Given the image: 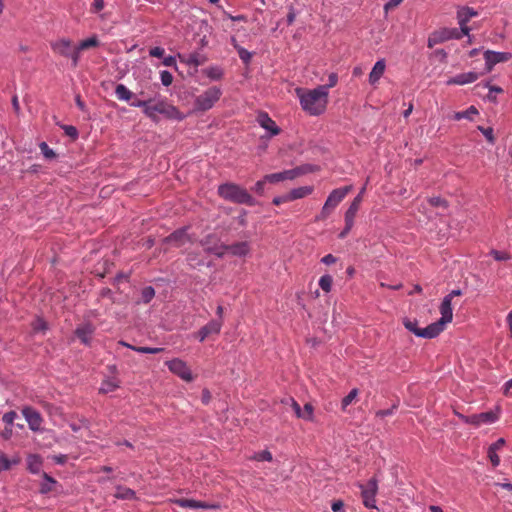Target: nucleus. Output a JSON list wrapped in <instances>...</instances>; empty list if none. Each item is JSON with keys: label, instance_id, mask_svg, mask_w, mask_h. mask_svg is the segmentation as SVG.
<instances>
[{"label": "nucleus", "instance_id": "23", "mask_svg": "<svg viewBox=\"0 0 512 512\" xmlns=\"http://www.w3.org/2000/svg\"><path fill=\"white\" fill-rule=\"evenodd\" d=\"M386 69V63L384 59L378 60L373 66L370 74H369V83L371 85H375L378 83L380 78L383 76Z\"/></svg>", "mask_w": 512, "mask_h": 512}, {"label": "nucleus", "instance_id": "9", "mask_svg": "<svg viewBox=\"0 0 512 512\" xmlns=\"http://www.w3.org/2000/svg\"><path fill=\"white\" fill-rule=\"evenodd\" d=\"M363 504L367 508H375V496L378 491V482L375 478H371L366 485L359 484Z\"/></svg>", "mask_w": 512, "mask_h": 512}, {"label": "nucleus", "instance_id": "29", "mask_svg": "<svg viewBox=\"0 0 512 512\" xmlns=\"http://www.w3.org/2000/svg\"><path fill=\"white\" fill-rule=\"evenodd\" d=\"M359 208H360V205H359V200L358 199H353V201L351 202L349 208L347 209V211L345 212V222H348V224L350 223H353L354 224V219L357 215V212L359 211Z\"/></svg>", "mask_w": 512, "mask_h": 512}, {"label": "nucleus", "instance_id": "60", "mask_svg": "<svg viewBox=\"0 0 512 512\" xmlns=\"http://www.w3.org/2000/svg\"><path fill=\"white\" fill-rule=\"evenodd\" d=\"M289 201H290V199H288V193H287L285 195L275 197L273 199V204L278 206V205H280L282 203H286V202H289Z\"/></svg>", "mask_w": 512, "mask_h": 512}, {"label": "nucleus", "instance_id": "14", "mask_svg": "<svg viewBox=\"0 0 512 512\" xmlns=\"http://www.w3.org/2000/svg\"><path fill=\"white\" fill-rule=\"evenodd\" d=\"M95 326L91 322H85L77 326L75 335L84 345H90L92 336L95 332Z\"/></svg>", "mask_w": 512, "mask_h": 512}, {"label": "nucleus", "instance_id": "57", "mask_svg": "<svg viewBox=\"0 0 512 512\" xmlns=\"http://www.w3.org/2000/svg\"><path fill=\"white\" fill-rule=\"evenodd\" d=\"M165 50L162 47H153L150 49L149 54L152 57L161 58L163 57Z\"/></svg>", "mask_w": 512, "mask_h": 512}, {"label": "nucleus", "instance_id": "63", "mask_svg": "<svg viewBox=\"0 0 512 512\" xmlns=\"http://www.w3.org/2000/svg\"><path fill=\"white\" fill-rule=\"evenodd\" d=\"M336 260V257L333 256L332 254H327L321 259V261L326 265L334 264Z\"/></svg>", "mask_w": 512, "mask_h": 512}, {"label": "nucleus", "instance_id": "36", "mask_svg": "<svg viewBox=\"0 0 512 512\" xmlns=\"http://www.w3.org/2000/svg\"><path fill=\"white\" fill-rule=\"evenodd\" d=\"M358 389L357 388H354L352 389L348 395H346L343 399H342V402H341V408L342 410H346V408L356 399V397L358 396Z\"/></svg>", "mask_w": 512, "mask_h": 512}, {"label": "nucleus", "instance_id": "18", "mask_svg": "<svg viewBox=\"0 0 512 512\" xmlns=\"http://www.w3.org/2000/svg\"><path fill=\"white\" fill-rule=\"evenodd\" d=\"M498 419L497 414L492 411L483 412L480 414H473L471 416H467L465 421L469 424L480 426L481 424H491L494 423Z\"/></svg>", "mask_w": 512, "mask_h": 512}, {"label": "nucleus", "instance_id": "8", "mask_svg": "<svg viewBox=\"0 0 512 512\" xmlns=\"http://www.w3.org/2000/svg\"><path fill=\"white\" fill-rule=\"evenodd\" d=\"M441 318L432 323L433 327L436 326V332L439 335L445 328V325L450 323L453 319L452 301L449 298H443L442 303L439 307Z\"/></svg>", "mask_w": 512, "mask_h": 512}, {"label": "nucleus", "instance_id": "50", "mask_svg": "<svg viewBox=\"0 0 512 512\" xmlns=\"http://www.w3.org/2000/svg\"><path fill=\"white\" fill-rule=\"evenodd\" d=\"M429 203L431 206H434V207H447V201L442 199L441 197H431L429 198Z\"/></svg>", "mask_w": 512, "mask_h": 512}, {"label": "nucleus", "instance_id": "35", "mask_svg": "<svg viewBox=\"0 0 512 512\" xmlns=\"http://www.w3.org/2000/svg\"><path fill=\"white\" fill-rule=\"evenodd\" d=\"M19 463V459L10 460L4 453L0 452V472L9 470L12 465Z\"/></svg>", "mask_w": 512, "mask_h": 512}, {"label": "nucleus", "instance_id": "15", "mask_svg": "<svg viewBox=\"0 0 512 512\" xmlns=\"http://www.w3.org/2000/svg\"><path fill=\"white\" fill-rule=\"evenodd\" d=\"M478 13L470 8V7H462L457 11V20L460 25V29L463 31L465 35H469L470 28L467 26V23L471 18L477 16Z\"/></svg>", "mask_w": 512, "mask_h": 512}, {"label": "nucleus", "instance_id": "25", "mask_svg": "<svg viewBox=\"0 0 512 512\" xmlns=\"http://www.w3.org/2000/svg\"><path fill=\"white\" fill-rule=\"evenodd\" d=\"M228 249V252L231 253L233 256H246L250 252V245L249 242L243 241V242H237L231 245H228L226 247Z\"/></svg>", "mask_w": 512, "mask_h": 512}, {"label": "nucleus", "instance_id": "58", "mask_svg": "<svg viewBox=\"0 0 512 512\" xmlns=\"http://www.w3.org/2000/svg\"><path fill=\"white\" fill-rule=\"evenodd\" d=\"M353 223H350L348 224V222H345V227L344 229L339 233V238L340 239H344L346 238V236L349 234V232L351 231L352 227H353Z\"/></svg>", "mask_w": 512, "mask_h": 512}, {"label": "nucleus", "instance_id": "10", "mask_svg": "<svg viewBox=\"0 0 512 512\" xmlns=\"http://www.w3.org/2000/svg\"><path fill=\"white\" fill-rule=\"evenodd\" d=\"M417 324L418 323L416 320H411L409 318L403 319V325L405 326V328L418 337L432 339L438 336L436 332V326L433 327V325L430 324L425 328H419Z\"/></svg>", "mask_w": 512, "mask_h": 512}, {"label": "nucleus", "instance_id": "16", "mask_svg": "<svg viewBox=\"0 0 512 512\" xmlns=\"http://www.w3.org/2000/svg\"><path fill=\"white\" fill-rule=\"evenodd\" d=\"M222 328V320H211L205 326H203L196 334V337L200 342H203L209 336L215 334L218 335Z\"/></svg>", "mask_w": 512, "mask_h": 512}, {"label": "nucleus", "instance_id": "44", "mask_svg": "<svg viewBox=\"0 0 512 512\" xmlns=\"http://www.w3.org/2000/svg\"><path fill=\"white\" fill-rule=\"evenodd\" d=\"M313 411H314L313 406L310 403H306L304 405V408L302 409L300 418L307 420V421H312L313 420Z\"/></svg>", "mask_w": 512, "mask_h": 512}, {"label": "nucleus", "instance_id": "26", "mask_svg": "<svg viewBox=\"0 0 512 512\" xmlns=\"http://www.w3.org/2000/svg\"><path fill=\"white\" fill-rule=\"evenodd\" d=\"M179 58H180L181 62H183L189 66H194V67L203 65L206 61V57L199 53H191L185 57L179 56Z\"/></svg>", "mask_w": 512, "mask_h": 512}, {"label": "nucleus", "instance_id": "49", "mask_svg": "<svg viewBox=\"0 0 512 512\" xmlns=\"http://www.w3.org/2000/svg\"><path fill=\"white\" fill-rule=\"evenodd\" d=\"M328 84L320 85L319 87H326V92H329V89L336 86L338 82V76L336 73H331L328 77Z\"/></svg>", "mask_w": 512, "mask_h": 512}, {"label": "nucleus", "instance_id": "38", "mask_svg": "<svg viewBox=\"0 0 512 512\" xmlns=\"http://www.w3.org/2000/svg\"><path fill=\"white\" fill-rule=\"evenodd\" d=\"M478 114V111L477 109L474 107V106H470L467 110L465 111H461V112H457L455 114V119L456 120H461V119H469V120H472V116L473 115H476Z\"/></svg>", "mask_w": 512, "mask_h": 512}, {"label": "nucleus", "instance_id": "30", "mask_svg": "<svg viewBox=\"0 0 512 512\" xmlns=\"http://www.w3.org/2000/svg\"><path fill=\"white\" fill-rule=\"evenodd\" d=\"M120 345L122 346H125V347H128L138 353H143V354H157V353H160L162 352L164 349L163 348H152V347H142V346H132L124 341H120L119 342Z\"/></svg>", "mask_w": 512, "mask_h": 512}, {"label": "nucleus", "instance_id": "59", "mask_svg": "<svg viewBox=\"0 0 512 512\" xmlns=\"http://www.w3.org/2000/svg\"><path fill=\"white\" fill-rule=\"evenodd\" d=\"M403 0H389L385 5L384 9L385 11L391 10L395 7H397Z\"/></svg>", "mask_w": 512, "mask_h": 512}, {"label": "nucleus", "instance_id": "7", "mask_svg": "<svg viewBox=\"0 0 512 512\" xmlns=\"http://www.w3.org/2000/svg\"><path fill=\"white\" fill-rule=\"evenodd\" d=\"M465 34L460 29L457 28H443L439 31H436L429 37L428 46L433 47V45L448 41L450 39H461Z\"/></svg>", "mask_w": 512, "mask_h": 512}, {"label": "nucleus", "instance_id": "56", "mask_svg": "<svg viewBox=\"0 0 512 512\" xmlns=\"http://www.w3.org/2000/svg\"><path fill=\"white\" fill-rule=\"evenodd\" d=\"M265 182H268L265 180V178L263 180L257 181L252 190L257 194L262 195L264 192Z\"/></svg>", "mask_w": 512, "mask_h": 512}, {"label": "nucleus", "instance_id": "2", "mask_svg": "<svg viewBox=\"0 0 512 512\" xmlns=\"http://www.w3.org/2000/svg\"><path fill=\"white\" fill-rule=\"evenodd\" d=\"M144 114L156 123L159 121L157 114H162L165 118L175 121H182L186 117L184 113L166 99H159L151 103L150 107L144 109Z\"/></svg>", "mask_w": 512, "mask_h": 512}, {"label": "nucleus", "instance_id": "28", "mask_svg": "<svg viewBox=\"0 0 512 512\" xmlns=\"http://www.w3.org/2000/svg\"><path fill=\"white\" fill-rule=\"evenodd\" d=\"M312 192H313V187H311V186L298 187V188L291 190L288 193V199H290V201H293L296 199H301L305 196L310 195Z\"/></svg>", "mask_w": 512, "mask_h": 512}, {"label": "nucleus", "instance_id": "21", "mask_svg": "<svg viewBox=\"0 0 512 512\" xmlns=\"http://www.w3.org/2000/svg\"><path fill=\"white\" fill-rule=\"evenodd\" d=\"M257 121L261 127L270 131L272 135H278L280 133V129L277 127L275 121L272 120L267 113H259Z\"/></svg>", "mask_w": 512, "mask_h": 512}, {"label": "nucleus", "instance_id": "17", "mask_svg": "<svg viewBox=\"0 0 512 512\" xmlns=\"http://www.w3.org/2000/svg\"><path fill=\"white\" fill-rule=\"evenodd\" d=\"M163 242L165 244L172 245L174 247H182L186 243L190 242V237L186 232L185 228L178 229L174 231L172 234L167 236Z\"/></svg>", "mask_w": 512, "mask_h": 512}, {"label": "nucleus", "instance_id": "34", "mask_svg": "<svg viewBox=\"0 0 512 512\" xmlns=\"http://www.w3.org/2000/svg\"><path fill=\"white\" fill-rule=\"evenodd\" d=\"M203 73L211 80H219L223 76V70L218 66H211L203 70Z\"/></svg>", "mask_w": 512, "mask_h": 512}, {"label": "nucleus", "instance_id": "55", "mask_svg": "<svg viewBox=\"0 0 512 512\" xmlns=\"http://www.w3.org/2000/svg\"><path fill=\"white\" fill-rule=\"evenodd\" d=\"M479 129L482 131L483 135L486 137V139L490 142V143H494V135H493V129L488 127V128H482V127H479Z\"/></svg>", "mask_w": 512, "mask_h": 512}, {"label": "nucleus", "instance_id": "20", "mask_svg": "<svg viewBox=\"0 0 512 512\" xmlns=\"http://www.w3.org/2000/svg\"><path fill=\"white\" fill-rule=\"evenodd\" d=\"M215 239L213 235H208L204 239L201 240V245L205 248L208 253H211L219 258L223 257L228 249L226 248L228 245L225 244H215V246H210V240Z\"/></svg>", "mask_w": 512, "mask_h": 512}, {"label": "nucleus", "instance_id": "27", "mask_svg": "<svg viewBox=\"0 0 512 512\" xmlns=\"http://www.w3.org/2000/svg\"><path fill=\"white\" fill-rule=\"evenodd\" d=\"M99 44H100L99 39L95 35L90 38L80 41L78 44H76V50H77L78 56L80 57V53L82 51L98 47Z\"/></svg>", "mask_w": 512, "mask_h": 512}, {"label": "nucleus", "instance_id": "46", "mask_svg": "<svg viewBox=\"0 0 512 512\" xmlns=\"http://www.w3.org/2000/svg\"><path fill=\"white\" fill-rule=\"evenodd\" d=\"M160 79L164 86H170L173 82V76L169 71H162L160 73Z\"/></svg>", "mask_w": 512, "mask_h": 512}, {"label": "nucleus", "instance_id": "4", "mask_svg": "<svg viewBox=\"0 0 512 512\" xmlns=\"http://www.w3.org/2000/svg\"><path fill=\"white\" fill-rule=\"evenodd\" d=\"M50 47L54 54L71 60L72 67H77L79 56L77 54L76 45L69 38H58L50 42Z\"/></svg>", "mask_w": 512, "mask_h": 512}, {"label": "nucleus", "instance_id": "32", "mask_svg": "<svg viewBox=\"0 0 512 512\" xmlns=\"http://www.w3.org/2000/svg\"><path fill=\"white\" fill-rule=\"evenodd\" d=\"M114 496L118 499L131 500L135 498V492L130 488L118 486Z\"/></svg>", "mask_w": 512, "mask_h": 512}, {"label": "nucleus", "instance_id": "19", "mask_svg": "<svg viewBox=\"0 0 512 512\" xmlns=\"http://www.w3.org/2000/svg\"><path fill=\"white\" fill-rule=\"evenodd\" d=\"M302 173L300 168H295L291 170H286L283 172L268 174L265 176V180H267L270 183H277L284 180H292L299 176Z\"/></svg>", "mask_w": 512, "mask_h": 512}, {"label": "nucleus", "instance_id": "40", "mask_svg": "<svg viewBox=\"0 0 512 512\" xmlns=\"http://www.w3.org/2000/svg\"><path fill=\"white\" fill-rule=\"evenodd\" d=\"M332 283H333V278H332V276H330L328 274L323 275L319 279V286L325 292H330L331 291Z\"/></svg>", "mask_w": 512, "mask_h": 512}, {"label": "nucleus", "instance_id": "13", "mask_svg": "<svg viewBox=\"0 0 512 512\" xmlns=\"http://www.w3.org/2000/svg\"><path fill=\"white\" fill-rule=\"evenodd\" d=\"M511 58H512V54L508 53V52H495V51L487 50L484 53V59H485L487 71H491L492 68L497 63L506 62Z\"/></svg>", "mask_w": 512, "mask_h": 512}, {"label": "nucleus", "instance_id": "42", "mask_svg": "<svg viewBox=\"0 0 512 512\" xmlns=\"http://www.w3.org/2000/svg\"><path fill=\"white\" fill-rule=\"evenodd\" d=\"M31 326L34 332H45L48 328L47 322L39 317L32 322Z\"/></svg>", "mask_w": 512, "mask_h": 512}, {"label": "nucleus", "instance_id": "6", "mask_svg": "<svg viewBox=\"0 0 512 512\" xmlns=\"http://www.w3.org/2000/svg\"><path fill=\"white\" fill-rule=\"evenodd\" d=\"M222 91L220 88L213 86L208 88L195 99V108L199 111H207L220 99Z\"/></svg>", "mask_w": 512, "mask_h": 512}, {"label": "nucleus", "instance_id": "47", "mask_svg": "<svg viewBox=\"0 0 512 512\" xmlns=\"http://www.w3.org/2000/svg\"><path fill=\"white\" fill-rule=\"evenodd\" d=\"M257 461H272V454L268 450L261 451L253 457Z\"/></svg>", "mask_w": 512, "mask_h": 512}, {"label": "nucleus", "instance_id": "5", "mask_svg": "<svg viewBox=\"0 0 512 512\" xmlns=\"http://www.w3.org/2000/svg\"><path fill=\"white\" fill-rule=\"evenodd\" d=\"M351 189L352 186H345L334 189L326 199L320 214L316 216V221L325 220L332 213V211L339 205V203L346 197V195L351 191Z\"/></svg>", "mask_w": 512, "mask_h": 512}, {"label": "nucleus", "instance_id": "22", "mask_svg": "<svg viewBox=\"0 0 512 512\" xmlns=\"http://www.w3.org/2000/svg\"><path fill=\"white\" fill-rule=\"evenodd\" d=\"M479 75L476 72H468L458 74L453 78H450L447 81L448 85H464L468 83L475 82L478 79Z\"/></svg>", "mask_w": 512, "mask_h": 512}, {"label": "nucleus", "instance_id": "33", "mask_svg": "<svg viewBox=\"0 0 512 512\" xmlns=\"http://www.w3.org/2000/svg\"><path fill=\"white\" fill-rule=\"evenodd\" d=\"M119 387V381L115 378L112 379H106L102 382L100 387L101 393H109L113 392Z\"/></svg>", "mask_w": 512, "mask_h": 512}, {"label": "nucleus", "instance_id": "51", "mask_svg": "<svg viewBox=\"0 0 512 512\" xmlns=\"http://www.w3.org/2000/svg\"><path fill=\"white\" fill-rule=\"evenodd\" d=\"M488 457L493 465V467H497L500 463V458L497 455V451L493 449H488Z\"/></svg>", "mask_w": 512, "mask_h": 512}, {"label": "nucleus", "instance_id": "62", "mask_svg": "<svg viewBox=\"0 0 512 512\" xmlns=\"http://www.w3.org/2000/svg\"><path fill=\"white\" fill-rule=\"evenodd\" d=\"M104 8V1L103 0H94L92 4V10L93 12H99Z\"/></svg>", "mask_w": 512, "mask_h": 512}, {"label": "nucleus", "instance_id": "37", "mask_svg": "<svg viewBox=\"0 0 512 512\" xmlns=\"http://www.w3.org/2000/svg\"><path fill=\"white\" fill-rule=\"evenodd\" d=\"M154 296H155L154 288L151 286H147V287L143 288V290L141 291L140 301L145 304H148L154 298Z\"/></svg>", "mask_w": 512, "mask_h": 512}, {"label": "nucleus", "instance_id": "54", "mask_svg": "<svg viewBox=\"0 0 512 512\" xmlns=\"http://www.w3.org/2000/svg\"><path fill=\"white\" fill-rule=\"evenodd\" d=\"M187 262L189 263L190 266L192 267H195L197 265H201L203 264V261L202 260H198L197 259V255L194 254V253H189L187 255Z\"/></svg>", "mask_w": 512, "mask_h": 512}, {"label": "nucleus", "instance_id": "45", "mask_svg": "<svg viewBox=\"0 0 512 512\" xmlns=\"http://www.w3.org/2000/svg\"><path fill=\"white\" fill-rule=\"evenodd\" d=\"M39 147L45 158L53 159L56 157L55 152L47 145L46 142L40 143Z\"/></svg>", "mask_w": 512, "mask_h": 512}, {"label": "nucleus", "instance_id": "1", "mask_svg": "<svg viewBox=\"0 0 512 512\" xmlns=\"http://www.w3.org/2000/svg\"><path fill=\"white\" fill-rule=\"evenodd\" d=\"M295 94L299 99L302 110L307 114L319 116L325 112L329 97L326 87L318 86L314 89L297 87Z\"/></svg>", "mask_w": 512, "mask_h": 512}, {"label": "nucleus", "instance_id": "43", "mask_svg": "<svg viewBox=\"0 0 512 512\" xmlns=\"http://www.w3.org/2000/svg\"><path fill=\"white\" fill-rule=\"evenodd\" d=\"M41 462L36 455H32L28 459V467L30 472L32 473H38L40 470Z\"/></svg>", "mask_w": 512, "mask_h": 512}, {"label": "nucleus", "instance_id": "64", "mask_svg": "<svg viewBox=\"0 0 512 512\" xmlns=\"http://www.w3.org/2000/svg\"><path fill=\"white\" fill-rule=\"evenodd\" d=\"M504 394L506 396L512 397V379L508 380L504 384Z\"/></svg>", "mask_w": 512, "mask_h": 512}, {"label": "nucleus", "instance_id": "12", "mask_svg": "<svg viewBox=\"0 0 512 512\" xmlns=\"http://www.w3.org/2000/svg\"><path fill=\"white\" fill-rule=\"evenodd\" d=\"M22 414L32 431H39L43 422L41 414L34 408L26 406L22 409Z\"/></svg>", "mask_w": 512, "mask_h": 512}, {"label": "nucleus", "instance_id": "39", "mask_svg": "<svg viewBox=\"0 0 512 512\" xmlns=\"http://www.w3.org/2000/svg\"><path fill=\"white\" fill-rule=\"evenodd\" d=\"M44 479L45 482L41 484L40 492L46 494L53 490V485L56 483V481L46 473L44 474Z\"/></svg>", "mask_w": 512, "mask_h": 512}, {"label": "nucleus", "instance_id": "31", "mask_svg": "<svg viewBox=\"0 0 512 512\" xmlns=\"http://www.w3.org/2000/svg\"><path fill=\"white\" fill-rule=\"evenodd\" d=\"M115 94L119 100L130 101L133 99V93L123 84H118L115 88Z\"/></svg>", "mask_w": 512, "mask_h": 512}, {"label": "nucleus", "instance_id": "41", "mask_svg": "<svg viewBox=\"0 0 512 512\" xmlns=\"http://www.w3.org/2000/svg\"><path fill=\"white\" fill-rule=\"evenodd\" d=\"M234 48L237 50L239 58L245 63L248 64L251 61L252 54L246 50L245 48L239 46L238 44L234 45Z\"/></svg>", "mask_w": 512, "mask_h": 512}, {"label": "nucleus", "instance_id": "3", "mask_svg": "<svg viewBox=\"0 0 512 512\" xmlns=\"http://www.w3.org/2000/svg\"><path fill=\"white\" fill-rule=\"evenodd\" d=\"M217 192L218 195L226 201L236 204H246L248 206H254L256 204L255 199L245 188L232 182L219 185Z\"/></svg>", "mask_w": 512, "mask_h": 512}, {"label": "nucleus", "instance_id": "48", "mask_svg": "<svg viewBox=\"0 0 512 512\" xmlns=\"http://www.w3.org/2000/svg\"><path fill=\"white\" fill-rule=\"evenodd\" d=\"M152 102L153 101L151 99H149V100H140V99L134 98L133 101L130 103V105L133 106V107L143 108V110H144V109L150 107Z\"/></svg>", "mask_w": 512, "mask_h": 512}, {"label": "nucleus", "instance_id": "11", "mask_svg": "<svg viewBox=\"0 0 512 512\" xmlns=\"http://www.w3.org/2000/svg\"><path fill=\"white\" fill-rule=\"evenodd\" d=\"M166 365L172 373L179 376L181 379L187 382L193 380L191 370L183 360L175 358L173 360L167 361Z\"/></svg>", "mask_w": 512, "mask_h": 512}, {"label": "nucleus", "instance_id": "52", "mask_svg": "<svg viewBox=\"0 0 512 512\" xmlns=\"http://www.w3.org/2000/svg\"><path fill=\"white\" fill-rule=\"evenodd\" d=\"M63 130L67 136H69L73 139H76L78 136V131H77L76 127H74L72 125L63 126Z\"/></svg>", "mask_w": 512, "mask_h": 512}, {"label": "nucleus", "instance_id": "61", "mask_svg": "<svg viewBox=\"0 0 512 512\" xmlns=\"http://www.w3.org/2000/svg\"><path fill=\"white\" fill-rule=\"evenodd\" d=\"M344 503L341 500L334 501L332 503V510L334 512H343Z\"/></svg>", "mask_w": 512, "mask_h": 512}, {"label": "nucleus", "instance_id": "24", "mask_svg": "<svg viewBox=\"0 0 512 512\" xmlns=\"http://www.w3.org/2000/svg\"><path fill=\"white\" fill-rule=\"evenodd\" d=\"M175 503L183 508H189V509H211L214 508V505H209L206 502L197 501L193 499H177Z\"/></svg>", "mask_w": 512, "mask_h": 512}, {"label": "nucleus", "instance_id": "53", "mask_svg": "<svg viewBox=\"0 0 512 512\" xmlns=\"http://www.w3.org/2000/svg\"><path fill=\"white\" fill-rule=\"evenodd\" d=\"M16 417L17 414L15 411H9L3 415L2 420L7 425H12Z\"/></svg>", "mask_w": 512, "mask_h": 512}]
</instances>
